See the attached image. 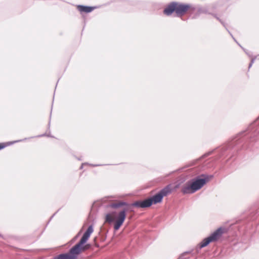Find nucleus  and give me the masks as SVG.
<instances>
[{"label":"nucleus","mask_w":259,"mask_h":259,"mask_svg":"<svg viewBox=\"0 0 259 259\" xmlns=\"http://www.w3.org/2000/svg\"><path fill=\"white\" fill-rule=\"evenodd\" d=\"M171 191V188L167 186L160 190L157 194L150 198L152 204H156L162 201L163 197L166 196Z\"/></svg>","instance_id":"nucleus-6"},{"label":"nucleus","mask_w":259,"mask_h":259,"mask_svg":"<svg viewBox=\"0 0 259 259\" xmlns=\"http://www.w3.org/2000/svg\"><path fill=\"white\" fill-rule=\"evenodd\" d=\"M205 179H198L187 182L182 188L183 194H192L201 188L206 183Z\"/></svg>","instance_id":"nucleus-4"},{"label":"nucleus","mask_w":259,"mask_h":259,"mask_svg":"<svg viewBox=\"0 0 259 259\" xmlns=\"http://www.w3.org/2000/svg\"><path fill=\"white\" fill-rule=\"evenodd\" d=\"M15 142H9L6 143H0V150L14 144Z\"/></svg>","instance_id":"nucleus-10"},{"label":"nucleus","mask_w":259,"mask_h":259,"mask_svg":"<svg viewBox=\"0 0 259 259\" xmlns=\"http://www.w3.org/2000/svg\"><path fill=\"white\" fill-rule=\"evenodd\" d=\"M93 232V228L92 226H89L79 242L70 249L68 253L70 255L71 257H73L72 259H76L77 256L80 253L89 249L90 247V244H86L84 245L83 244L88 240Z\"/></svg>","instance_id":"nucleus-2"},{"label":"nucleus","mask_w":259,"mask_h":259,"mask_svg":"<svg viewBox=\"0 0 259 259\" xmlns=\"http://www.w3.org/2000/svg\"><path fill=\"white\" fill-rule=\"evenodd\" d=\"M73 257H71L69 253L68 252L67 253H63L59 254L56 256H55L54 259H72Z\"/></svg>","instance_id":"nucleus-9"},{"label":"nucleus","mask_w":259,"mask_h":259,"mask_svg":"<svg viewBox=\"0 0 259 259\" xmlns=\"http://www.w3.org/2000/svg\"><path fill=\"white\" fill-rule=\"evenodd\" d=\"M226 228L220 227L215 230L211 235L207 238H204L200 244V247L203 248L207 246L211 242H214L219 241L224 234L227 233Z\"/></svg>","instance_id":"nucleus-5"},{"label":"nucleus","mask_w":259,"mask_h":259,"mask_svg":"<svg viewBox=\"0 0 259 259\" xmlns=\"http://www.w3.org/2000/svg\"><path fill=\"white\" fill-rule=\"evenodd\" d=\"M109 206L113 208L121 209L116 210L107 214L105 216V222L114 224V229L118 230L122 225L126 218V213L130 208L124 202L115 201L110 204Z\"/></svg>","instance_id":"nucleus-1"},{"label":"nucleus","mask_w":259,"mask_h":259,"mask_svg":"<svg viewBox=\"0 0 259 259\" xmlns=\"http://www.w3.org/2000/svg\"><path fill=\"white\" fill-rule=\"evenodd\" d=\"M190 8L188 5L179 4L178 3H171L168 5L163 11L166 15L169 16L174 12H175L178 16H182L184 15Z\"/></svg>","instance_id":"nucleus-3"},{"label":"nucleus","mask_w":259,"mask_h":259,"mask_svg":"<svg viewBox=\"0 0 259 259\" xmlns=\"http://www.w3.org/2000/svg\"><path fill=\"white\" fill-rule=\"evenodd\" d=\"M152 204V200L149 198L143 201H136L132 205L138 207L145 208L150 207Z\"/></svg>","instance_id":"nucleus-7"},{"label":"nucleus","mask_w":259,"mask_h":259,"mask_svg":"<svg viewBox=\"0 0 259 259\" xmlns=\"http://www.w3.org/2000/svg\"><path fill=\"white\" fill-rule=\"evenodd\" d=\"M77 9L81 13H88L93 11L95 9V7L79 5L77 6Z\"/></svg>","instance_id":"nucleus-8"}]
</instances>
